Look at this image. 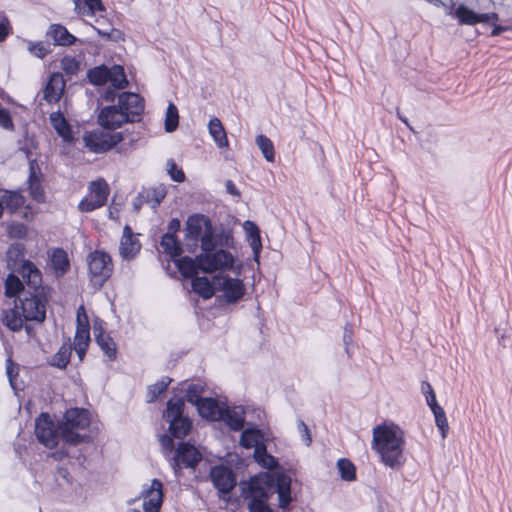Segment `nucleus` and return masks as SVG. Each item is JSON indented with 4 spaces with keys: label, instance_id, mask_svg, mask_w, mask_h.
Returning a JSON list of instances; mask_svg holds the SVG:
<instances>
[{
    "label": "nucleus",
    "instance_id": "47",
    "mask_svg": "<svg viewBox=\"0 0 512 512\" xmlns=\"http://www.w3.org/2000/svg\"><path fill=\"white\" fill-rule=\"evenodd\" d=\"M76 428H71L67 426H60V433L64 441L71 445H77L85 441L87 438L86 435H82L78 432H75Z\"/></svg>",
    "mask_w": 512,
    "mask_h": 512
},
{
    "label": "nucleus",
    "instance_id": "61",
    "mask_svg": "<svg viewBox=\"0 0 512 512\" xmlns=\"http://www.w3.org/2000/svg\"><path fill=\"white\" fill-rule=\"evenodd\" d=\"M9 34V22L6 16L0 12V42L4 41Z\"/></svg>",
    "mask_w": 512,
    "mask_h": 512
},
{
    "label": "nucleus",
    "instance_id": "11",
    "mask_svg": "<svg viewBox=\"0 0 512 512\" xmlns=\"http://www.w3.org/2000/svg\"><path fill=\"white\" fill-rule=\"evenodd\" d=\"M202 460V454L188 442L179 443L175 455L170 461L171 468L176 477H179L183 468H195Z\"/></svg>",
    "mask_w": 512,
    "mask_h": 512
},
{
    "label": "nucleus",
    "instance_id": "44",
    "mask_svg": "<svg viewBox=\"0 0 512 512\" xmlns=\"http://www.w3.org/2000/svg\"><path fill=\"white\" fill-rule=\"evenodd\" d=\"M258 148L261 150L264 158L268 162H274L275 150L273 142L265 135H258L255 140Z\"/></svg>",
    "mask_w": 512,
    "mask_h": 512
},
{
    "label": "nucleus",
    "instance_id": "33",
    "mask_svg": "<svg viewBox=\"0 0 512 512\" xmlns=\"http://www.w3.org/2000/svg\"><path fill=\"white\" fill-rule=\"evenodd\" d=\"M160 245L163 249V252L170 255L173 260L176 257L181 256L183 253L182 245L175 235L164 234L161 238Z\"/></svg>",
    "mask_w": 512,
    "mask_h": 512
},
{
    "label": "nucleus",
    "instance_id": "17",
    "mask_svg": "<svg viewBox=\"0 0 512 512\" xmlns=\"http://www.w3.org/2000/svg\"><path fill=\"white\" fill-rule=\"evenodd\" d=\"M43 174L37 160L29 161L28 190L31 198L38 203H44L46 196L42 186Z\"/></svg>",
    "mask_w": 512,
    "mask_h": 512
},
{
    "label": "nucleus",
    "instance_id": "5",
    "mask_svg": "<svg viewBox=\"0 0 512 512\" xmlns=\"http://www.w3.org/2000/svg\"><path fill=\"white\" fill-rule=\"evenodd\" d=\"M185 402L182 398H171L167 401L163 418L169 423L168 430L174 438H184L192 428L189 417L184 415Z\"/></svg>",
    "mask_w": 512,
    "mask_h": 512
},
{
    "label": "nucleus",
    "instance_id": "35",
    "mask_svg": "<svg viewBox=\"0 0 512 512\" xmlns=\"http://www.w3.org/2000/svg\"><path fill=\"white\" fill-rule=\"evenodd\" d=\"M192 289L195 293L204 299H209L214 295L213 284L205 276H196L192 279Z\"/></svg>",
    "mask_w": 512,
    "mask_h": 512
},
{
    "label": "nucleus",
    "instance_id": "41",
    "mask_svg": "<svg viewBox=\"0 0 512 512\" xmlns=\"http://www.w3.org/2000/svg\"><path fill=\"white\" fill-rule=\"evenodd\" d=\"M98 26H92L93 29L98 33L99 36L103 37L106 40L119 41L122 39V32L118 29H115L111 26V24L106 23L103 25V22L99 19L96 20Z\"/></svg>",
    "mask_w": 512,
    "mask_h": 512
},
{
    "label": "nucleus",
    "instance_id": "55",
    "mask_svg": "<svg viewBox=\"0 0 512 512\" xmlns=\"http://www.w3.org/2000/svg\"><path fill=\"white\" fill-rule=\"evenodd\" d=\"M168 173L173 181L183 182L185 180V174L182 169H178L176 163L173 160L167 161Z\"/></svg>",
    "mask_w": 512,
    "mask_h": 512
},
{
    "label": "nucleus",
    "instance_id": "27",
    "mask_svg": "<svg viewBox=\"0 0 512 512\" xmlns=\"http://www.w3.org/2000/svg\"><path fill=\"white\" fill-rule=\"evenodd\" d=\"M26 321L23 317V313L19 309L18 303L15 302V306L8 310H4L2 313V323L9 330L18 332L23 328V323Z\"/></svg>",
    "mask_w": 512,
    "mask_h": 512
},
{
    "label": "nucleus",
    "instance_id": "59",
    "mask_svg": "<svg viewBox=\"0 0 512 512\" xmlns=\"http://www.w3.org/2000/svg\"><path fill=\"white\" fill-rule=\"evenodd\" d=\"M0 126L4 129H12L13 122L9 112L6 109L0 108Z\"/></svg>",
    "mask_w": 512,
    "mask_h": 512
},
{
    "label": "nucleus",
    "instance_id": "13",
    "mask_svg": "<svg viewBox=\"0 0 512 512\" xmlns=\"http://www.w3.org/2000/svg\"><path fill=\"white\" fill-rule=\"evenodd\" d=\"M90 194L84 197L78 208L81 212H91L105 205L109 193L108 185L104 180L93 181L90 184Z\"/></svg>",
    "mask_w": 512,
    "mask_h": 512
},
{
    "label": "nucleus",
    "instance_id": "4",
    "mask_svg": "<svg viewBox=\"0 0 512 512\" xmlns=\"http://www.w3.org/2000/svg\"><path fill=\"white\" fill-rule=\"evenodd\" d=\"M212 222L204 214H193L186 221L185 240L187 241V250L193 252L200 242L201 250L212 247L211 230Z\"/></svg>",
    "mask_w": 512,
    "mask_h": 512
},
{
    "label": "nucleus",
    "instance_id": "14",
    "mask_svg": "<svg viewBox=\"0 0 512 512\" xmlns=\"http://www.w3.org/2000/svg\"><path fill=\"white\" fill-rule=\"evenodd\" d=\"M210 478L219 494H229L236 486V477L234 472L223 465L214 466L210 471Z\"/></svg>",
    "mask_w": 512,
    "mask_h": 512
},
{
    "label": "nucleus",
    "instance_id": "25",
    "mask_svg": "<svg viewBox=\"0 0 512 512\" xmlns=\"http://www.w3.org/2000/svg\"><path fill=\"white\" fill-rule=\"evenodd\" d=\"M47 36L54 40L55 45L59 46H71L79 41L61 24H51Z\"/></svg>",
    "mask_w": 512,
    "mask_h": 512
},
{
    "label": "nucleus",
    "instance_id": "15",
    "mask_svg": "<svg viewBox=\"0 0 512 512\" xmlns=\"http://www.w3.org/2000/svg\"><path fill=\"white\" fill-rule=\"evenodd\" d=\"M218 290L222 291L225 300L229 304L238 302L245 294V286L242 280L230 276L216 277Z\"/></svg>",
    "mask_w": 512,
    "mask_h": 512
},
{
    "label": "nucleus",
    "instance_id": "63",
    "mask_svg": "<svg viewBox=\"0 0 512 512\" xmlns=\"http://www.w3.org/2000/svg\"><path fill=\"white\" fill-rule=\"evenodd\" d=\"M160 443L165 450L172 451L174 448V441L169 435H161Z\"/></svg>",
    "mask_w": 512,
    "mask_h": 512
},
{
    "label": "nucleus",
    "instance_id": "40",
    "mask_svg": "<svg viewBox=\"0 0 512 512\" xmlns=\"http://www.w3.org/2000/svg\"><path fill=\"white\" fill-rule=\"evenodd\" d=\"M454 17L460 25L477 24V13L464 4H460L454 11Z\"/></svg>",
    "mask_w": 512,
    "mask_h": 512
},
{
    "label": "nucleus",
    "instance_id": "7",
    "mask_svg": "<svg viewBox=\"0 0 512 512\" xmlns=\"http://www.w3.org/2000/svg\"><path fill=\"white\" fill-rule=\"evenodd\" d=\"M269 484L270 477L268 475L255 476L250 479L245 492V498L249 499V512H273L267 504L268 491L264 487Z\"/></svg>",
    "mask_w": 512,
    "mask_h": 512
},
{
    "label": "nucleus",
    "instance_id": "43",
    "mask_svg": "<svg viewBox=\"0 0 512 512\" xmlns=\"http://www.w3.org/2000/svg\"><path fill=\"white\" fill-rule=\"evenodd\" d=\"M1 202L13 213L23 206L25 199L19 192L9 191L2 196Z\"/></svg>",
    "mask_w": 512,
    "mask_h": 512
},
{
    "label": "nucleus",
    "instance_id": "6",
    "mask_svg": "<svg viewBox=\"0 0 512 512\" xmlns=\"http://www.w3.org/2000/svg\"><path fill=\"white\" fill-rule=\"evenodd\" d=\"M163 484L158 479H153L150 484H143L138 498L127 501L128 505H135L140 499L139 506L130 507L127 512H159L163 504Z\"/></svg>",
    "mask_w": 512,
    "mask_h": 512
},
{
    "label": "nucleus",
    "instance_id": "8",
    "mask_svg": "<svg viewBox=\"0 0 512 512\" xmlns=\"http://www.w3.org/2000/svg\"><path fill=\"white\" fill-rule=\"evenodd\" d=\"M87 78L95 86H101L109 82L116 89H123L128 83L124 69L120 65H113L112 67L96 66L88 70Z\"/></svg>",
    "mask_w": 512,
    "mask_h": 512
},
{
    "label": "nucleus",
    "instance_id": "18",
    "mask_svg": "<svg viewBox=\"0 0 512 512\" xmlns=\"http://www.w3.org/2000/svg\"><path fill=\"white\" fill-rule=\"evenodd\" d=\"M118 105L127 113L131 119V123L140 121L141 114L144 110L142 98L131 92H124L119 95Z\"/></svg>",
    "mask_w": 512,
    "mask_h": 512
},
{
    "label": "nucleus",
    "instance_id": "58",
    "mask_svg": "<svg viewBox=\"0 0 512 512\" xmlns=\"http://www.w3.org/2000/svg\"><path fill=\"white\" fill-rule=\"evenodd\" d=\"M352 341H353L352 326L347 324L344 328L343 342H344V346H345V352L347 353V355L349 357H350L349 345L352 343Z\"/></svg>",
    "mask_w": 512,
    "mask_h": 512
},
{
    "label": "nucleus",
    "instance_id": "26",
    "mask_svg": "<svg viewBox=\"0 0 512 512\" xmlns=\"http://www.w3.org/2000/svg\"><path fill=\"white\" fill-rule=\"evenodd\" d=\"M19 273L26 281L27 289L36 287H44L42 283V275L40 270L30 261H23Z\"/></svg>",
    "mask_w": 512,
    "mask_h": 512
},
{
    "label": "nucleus",
    "instance_id": "37",
    "mask_svg": "<svg viewBox=\"0 0 512 512\" xmlns=\"http://www.w3.org/2000/svg\"><path fill=\"white\" fill-rule=\"evenodd\" d=\"M166 191L163 187L158 188H144L140 191V197L146 200V204L155 209L159 206L164 199Z\"/></svg>",
    "mask_w": 512,
    "mask_h": 512
},
{
    "label": "nucleus",
    "instance_id": "42",
    "mask_svg": "<svg viewBox=\"0 0 512 512\" xmlns=\"http://www.w3.org/2000/svg\"><path fill=\"white\" fill-rule=\"evenodd\" d=\"M221 413L220 420H223L231 430L239 431L243 428L244 418L240 414L229 408H223Z\"/></svg>",
    "mask_w": 512,
    "mask_h": 512
},
{
    "label": "nucleus",
    "instance_id": "19",
    "mask_svg": "<svg viewBox=\"0 0 512 512\" xmlns=\"http://www.w3.org/2000/svg\"><path fill=\"white\" fill-rule=\"evenodd\" d=\"M211 242L212 247L204 249V251L214 250V248L225 249L228 251V249L235 248V239L232 230L223 226L219 228L212 227Z\"/></svg>",
    "mask_w": 512,
    "mask_h": 512
},
{
    "label": "nucleus",
    "instance_id": "46",
    "mask_svg": "<svg viewBox=\"0 0 512 512\" xmlns=\"http://www.w3.org/2000/svg\"><path fill=\"white\" fill-rule=\"evenodd\" d=\"M179 124V114L178 109L173 103H169L167 110H166V117H165V130L168 133H171L176 130Z\"/></svg>",
    "mask_w": 512,
    "mask_h": 512
},
{
    "label": "nucleus",
    "instance_id": "52",
    "mask_svg": "<svg viewBox=\"0 0 512 512\" xmlns=\"http://www.w3.org/2000/svg\"><path fill=\"white\" fill-rule=\"evenodd\" d=\"M87 6L86 14H94L96 11H104V5L101 0H74L75 7L78 8L81 3Z\"/></svg>",
    "mask_w": 512,
    "mask_h": 512
},
{
    "label": "nucleus",
    "instance_id": "24",
    "mask_svg": "<svg viewBox=\"0 0 512 512\" xmlns=\"http://www.w3.org/2000/svg\"><path fill=\"white\" fill-rule=\"evenodd\" d=\"M196 408L201 417L216 421L222 417V410L216 399L202 398L196 405Z\"/></svg>",
    "mask_w": 512,
    "mask_h": 512
},
{
    "label": "nucleus",
    "instance_id": "62",
    "mask_svg": "<svg viewBox=\"0 0 512 512\" xmlns=\"http://www.w3.org/2000/svg\"><path fill=\"white\" fill-rule=\"evenodd\" d=\"M277 494L279 499V507L282 509L287 508L292 501L291 493L280 492Z\"/></svg>",
    "mask_w": 512,
    "mask_h": 512
},
{
    "label": "nucleus",
    "instance_id": "60",
    "mask_svg": "<svg viewBox=\"0 0 512 512\" xmlns=\"http://www.w3.org/2000/svg\"><path fill=\"white\" fill-rule=\"evenodd\" d=\"M298 430L303 442L306 444V446H309L312 440L308 426L303 421H299Z\"/></svg>",
    "mask_w": 512,
    "mask_h": 512
},
{
    "label": "nucleus",
    "instance_id": "64",
    "mask_svg": "<svg viewBox=\"0 0 512 512\" xmlns=\"http://www.w3.org/2000/svg\"><path fill=\"white\" fill-rule=\"evenodd\" d=\"M180 229V221L177 218L170 220L168 224V231L165 234L175 235Z\"/></svg>",
    "mask_w": 512,
    "mask_h": 512
},
{
    "label": "nucleus",
    "instance_id": "53",
    "mask_svg": "<svg viewBox=\"0 0 512 512\" xmlns=\"http://www.w3.org/2000/svg\"><path fill=\"white\" fill-rule=\"evenodd\" d=\"M276 492L291 493V478L285 474H280L275 480Z\"/></svg>",
    "mask_w": 512,
    "mask_h": 512
},
{
    "label": "nucleus",
    "instance_id": "28",
    "mask_svg": "<svg viewBox=\"0 0 512 512\" xmlns=\"http://www.w3.org/2000/svg\"><path fill=\"white\" fill-rule=\"evenodd\" d=\"M140 250V244L133 238L132 230L129 226H125L123 236L120 243V254L123 258L129 259L134 257Z\"/></svg>",
    "mask_w": 512,
    "mask_h": 512
},
{
    "label": "nucleus",
    "instance_id": "22",
    "mask_svg": "<svg viewBox=\"0 0 512 512\" xmlns=\"http://www.w3.org/2000/svg\"><path fill=\"white\" fill-rule=\"evenodd\" d=\"M65 422L62 426L76 429H86L90 425L89 413L83 408H71L64 414Z\"/></svg>",
    "mask_w": 512,
    "mask_h": 512
},
{
    "label": "nucleus",
    "instance_id": "45",
    "mask_svg": "<svg viewBox=\"0 0 512 512\" xmlns=\"http://www.w3.org/2000/svg\"><path fill=\"white\" fill-rule=\"evenodd\" d=\"M337 467L343 480L353 481L356 479V468L350 460L340 458L337 461Z\"/></svg>",
    "mask_w": 512,
    "mask_h": 512
},
{
    "label": "nucleus",
    "instance_id": "12",
    "mask_svg": "<svg viewBox=\"0 0 512 512\" xmlns=\"http://www.w3.org/2000/svg\"><path fill=\"white\" fill-rule=\"evenodd\" d=\"M35 435L45 447L52 449L57 446L59 431L49 414L41 413L35 421Z\"/></svg>",
    "mask_w": 512,
    "mask_h": 512
},
{
    "label": "nucleus",
    "instance_id": "56",
    "mask_svg": "<svg viewBox=\"0 0 512 512\" xmlns=\"http://www.w3.org/2000/svg\"><path fill=\"white\" fill-rule=\"evenodd\" d=\"M76 322H77L76 329H89L90 330L89 319H88V316L86 314V311H85V308L83 305H81L77 309Z\"/></svg>",
    "mask_w": 512,
    "mask_h": 512
},
{
    "label": "nucleus",
    "instance_id": "36",
    "mask_svg": "<svg viewBox=\"0 0 512 512\" xmlns=\"http://www.w3.org/2000/svg\"><path fill=\"white\" fill-rule=\"evenodd\" d=\"M72 353L71 344L64 343L59 350L51 357L49 364L59 369H65L70 362Z\"/></svg>",
    "mask_w": 512,
    "mask_h": 512
},
{
    "label": "nucleus",
    "instance_id": "50",
    "mask_svg": "<svg viewBox=\"0 0 512 512\" xmlns=\"http://www.w3.org/2000/svg\"><path fill=\"white\" fill-rule=\"evenodd\" d=\"M432 412H433V415L435 418V424L438 427V429L440 430L441 436L444 439V438H446L448 430H449V425H448L445 411L442 407H436V409H434V411H432Z\"/></svg>",
    "mask_w": 512,
    "mask_h": 512
},
{
    "label": "nucleus",
    "instance_id": "2",
    "mask_svg": "<svg viewBox=\"0 0 512 512\" xmlns=\"http://www.w3.org/2000/svg\"><path fill=\"white\" fill-rule=\"evenodd\" d=\"M140 139L139 134L130 133L128 130L123 132H106L103 130H94L85 132L83 141L85 146L94 153H104L122 142L119 146V153H126Z\"/></svg>",
    "mask_w": 512,
    "mask_h": 512
},
{
    "label": "nucleus",
    "instance_id": "16",
    "mask_svg": "<svg viewBox=\"0 0 512 512\" xmlns=\"http://www.w3.org/2000/svg\"><path fill=\"white\" fill-rule=\"evenodd\" d=\"M98 122L103 128L114 130L123 123H131V119L117 104L104 107L98 115Z\"/></svg>",
    "mask_w": 512,
    "mask_h": 512
},
{
    "label": "nucleus",
    "instance_id": "38",
    "mask_svg": "<svg viewBox=\"0 0 512 512\" xmlns=\"http://www.w3.org/2000/svg\"><path fill=\"white\" fill-rule=\"evenodd\" d=\"M27 288L24 287L22 281L18 276L10 273L5 281V295L6 297L12 298L18 296L22 293V291H26Z\"/></svg>",
    "mask_w": 512,
    "mask_h": 512
},
{
    "label": "nucleus",
    "instance_id": "54",
    "mask_svg": "<svg viewBox=\"0 0 512 512\" xmlns=\"http://www.w3.org/2000/svg\"><path fill=\"white\" fill-rule=\"evenodd\" d=\"M90 330L89 329H76L74 336V346H89L90 342Z\"/></svg>",
    "mask_w": 512,
    "mask_h": 512
},
{
    "label": "nucleus",
    "instance_id": "57",
    "mask_svg": "<svg viewBox=\"0 0 512 512\" xmlns=\"http://www.w3.org/2000/svg\"><path fill=\"white\" fill-rule=\"evenodd\" d=\"M8 232L10 236L22 239L27 235V227L22 223H13L9 226Z\"/></svg>",
    "mask_w": 512,
    "mask_h": 512
},
{
    "label": "nucleus",
    "instance_id": "10",
    "mask_svg": "<svg viewBox=\"0 0 512 512\" xmlns=\"http://www.w3.org/2000/svg\"><path fill=\"white\" fill-rule=\"evenodd\" d=\"M88 270L94 287L101 288L110 278L113 270L112 260L104 251H94L88 255Z\"/></svg>",
    "mask_w": 512,
    "mask_h": 512
},
{
    "label": "nucleus",
    "instance_id": "9",
    "mask_svg": "<svg viewBox=\"0 0 512 512\" xmlns=\"http://www.w3.org/2000/svg\"><path fill=\"white\" fill-rule=\"evenodd\" d=\"M198 262L201 272L213 273L215 271L232 270L235 257L225 249L214 248V250L202 251L198 255Z\"/></svg>",
    "mask_w": 512,
    "mask_h": 512
},
{
    "label": "nucleus",
    "instance_id": "32",
    "mask_svg": "<svg viewBox=\"0 0 512 512\" xmlns=\"http://www.w3.org/2000/svg\"><path fill=\"white\" fill-rule=\"evenodd\" d=\"M209 133L219 148L228 146L226 131L221 121L214 117L208 123Z\"/></svg>",
    "mask_w": 512,
    "mask_h": 512
},
{
    "label": "nucleus",
    "instance_id": "30",
    "mask_svg": "<svg viewBox=\"0 0 512 512\" xmlns=\"http://www.w3.org/2000/svg\"><path fill=\"white\" fill-rule=\"evenodd\" d=\"M49 119L52 127L60 137L66 141L72 139L71 126L60 110L52 112Z\"/></svg>",
    "mask_w": 512,
    "mask_h": 512
},
{
    "label": "nucleus",
    "instance_id": "48",
    "mask_svg": "<svg viewBox=\"0 0 512 512\" xmlns=\"http://www.w3.org/2000/svg\"><path fill=\"white\" fill-rule=\"evenodd\" d=\"M204 386L201 383H190L186 388L185 399L192 405H196L203 397Z\"/></svg>",
    "mask_w": 512,
    "mask_h": 512
},
{
    "label": "nucleus",
    "instance_id": "1",
    "mask_svg": "<svg viewBox=\"0 0 512 512\" xmlns=\"http://www.w3.org/2000/svg\"><path fill=\"white\" fill-rule=\"evenodd\" d=\"M404 448V432L399 426L383 424L373 428L372 449L387 467L398 470L404 465Z\"/></svg>",
    "mask_w": 512,
    "mask_h": 512
},
{
    "label": "nucleus",
    "instance_id": "3",
    "mask_svg": "<svg viewBox=\"0 0 512 512\" xmlns=\"http://www.w3.org/2000/svg\"><path fill=\"white\" fill-rule=\"evenodd\" d=\"M49 288L36 287L22 291L18 296L19 309L26 321L42 323L46 319V306L48 303Z\"/></svg>",
    "mask_w": 512,
    "mask_h": 512
},
{
    "label": "nucleus",
    "instance_id": "29",
    "mask_svg": "<svg viewBox=\"0 0 512 512\" xmlns=\"http://www.w3.org/2000/svg\"><path fill=\"white\" fill-rule=\"evenodd\" d=\"M176 267L184 278L193 279L197 276L200 270V264L198 262V255L195 259L184 256L179 259H174Z\"/></svg>",
    "mask_w": 512,
    "mask_h": 512
},
{
    "label": "nucleus",
    "instance_id": "31",
    "mask_svg": "<svg viewBox=\"0 0 512 512\" xmlns=\"http://www.w3.org/2000/svg\"><path fill=\"white\" fill-rule=\"evenodd\" d=\"M50 262L57 277H62L70 268L67 252L62 248L53 250L50 255Z\"/></svg>",
    "mask_w": 512,
    "mask_h": 512
},
{
    "label": "nucleus",
    "instance_id": "51",
    "mask_svg": "<svg viewBox=\"0 0 512 512\" xmlns=\"http://www.w3.org/2000/svg\"><path fill=\"white\" fill-rule=\"evenodd\" d=\"M61 69L68 75H75L79 71V62L71 56H65L62 58Z\"/></svg>",
    "mask_w": 512,
    "mask_h": 512
},
{
    "label": "nucleus",
    "instance_id": "39",
    "mask_svg": "<svg viewBox=\"0 0 512 512\" xmlns=\"http://www.w3.org/2000/svg\"><path fill=\"white\" fill-rule=\"evenodd\" d=\"M171 381V378L165 376L162 377L156 383L149 385L147 388V402H155L158 399V397L167 390Z\"/></svg>",
    "mask_w": 512,
    "mask_h": 512
},
{
    "label": "nucleus",
    "instance_id": "21",
    "mask_svg": "<svg viewBox=\"0 0 512 512\" xmlns=\"http://www.w3.org/2000/svg\"><path fill=\"white\" fill-rule=\"evenodd\" d=\"M65 88V81L60 73H53L44 89V99L48 103H56L60 100Z\"/></svg>",
    "mask_w": 512,
    "mask_h": 512
},
{
    "label": "nucleus",
    "instance_id": "49",
    "mask_svg": "<svg viewBox=\"0 0 512 512\" xmlns=\"http://www.w3.org/2000/svg\"><path fill=\"white\" fill-rule=\"evenodd\" d=\"M28 51L37 58L43 59L46 55L51 53V45L48 42H29Z\"/></svg>",
    "mask_w": 512,
    "mask_h": 512
},
{
    "label": "nucleus",
    "instance_id": "34",
    "mask_svg": "<svg viewBox=\"0 0 512 512\" xmlns=\"http://www.w3.org/2000/svg\"><path fill=\"white\" fill-rule=\"evenodd\" d=\"M244 228L250 238V246L253 250L254 259L258 261L259 253L262 249L261 238L257 225L252 221H245Z\"/></svg>",
    "mask_w": 512,
    "mask_h": 512
},
{
    "label": "nucleus",
    "instance_id": "20",
    "mask_svg": "<svg viewBox=\"0 0 512 512\" xmlns=\"http://www.w3.org/2000/svg\"><path fill=\"white\" fill-rule=\"evenodd\" d=\"M240 445L246 449H255V454L259 452L266 454V447L263 444V433L257 428L245 429L240 436Z\"/></svg>",
    "mask_w": 512,
    "mask_h": 512
},
{
    "label": "nucleus",
    "instance_id": "23",
    "mask_svg": "<svg viewBox=\"0 0 512 512\" xmlns=\"http://www.w3.org/2000/svg\"><path fill=\"white\" fill-rule=\"evenodd\" d=\"M94 336L96 343L104 355L108 358V360H115L117 357V349L113 338L108 333H106L102 327H98L96 325L94 326Z\"/></svg>",
    "mask_w": 512,
    "mask_h": 512
}]
</instances>
